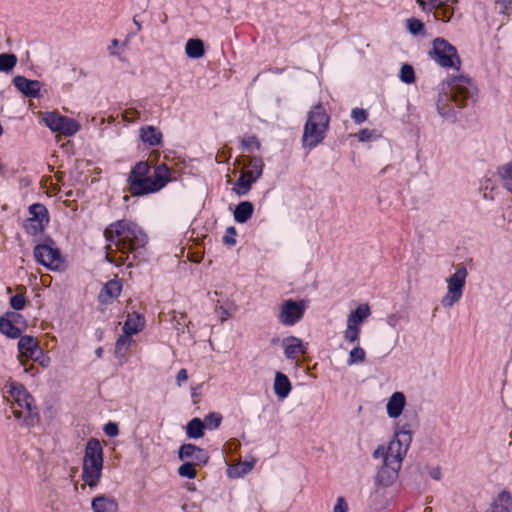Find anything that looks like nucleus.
Masks as SVG:
<instances>
[{
  "label": "nucleus",
  "instance_id": "3",
  "mask_svg": "<svg viewBox=\"0 0 512 512\" xmlns=\"http://www.w3.org/2000/svg\"><path fill=\"white\" fill-rule=\"evenodd\" d=\"M151 167L147 161H139L132 168L127 178L128 191L132 196H144L156 193L170 181V169L160 164L149 176Z\"/></svg>",
  "mask_w": 512,
  "mask_h": 512
},
{
  "label": "nucleus",
  "instance_id": "19",
  "mask_svg": "<svg viewBox=\"0 0 512 512\" xmlns=\"http://www.w3.org/2000/svg\"><path fill=\"white\" fill-rule=\"evenodd\" d=\"M284 341L288 343L284 350V354L287 359L295 360L299 355L306 353V347L300 338L289 336Z\"/></svg>",
  "mask_w": 512,
  "mask_h": 512
},
{
  "label": "nucleus",
  "instance_id": "44",
  "mask_svg": "<svg viewBox=\"0 0 512 512\" xmlns=\"http://www.w3.org/2000/svg\"><path fill=\"white\" fill-rule=\"evenodd\" d=\"M241 146L246 151H252L254 148L257 150L260 149L261 144H260L259 140L257 139V137L252 135V136L244 137L241 140Z\"/></svg>",
  "mask_w": 512,
  "mask_h": 512
},
{
  "label": "nucleus",
  "instance_id": "35",
  "mask_svg": "<svg viewBox=\"0 0 512 512\" xmlns=\"http://www.w3.org/2000/svg\"><path fill=\"white\" fill-rule=\"evenodd\" d=\"M455 2H449L447 5H443L439 8H436L432 12L434 13V17L436 20H441L443 22H448L452 19L454 15V9L451 4Z\"/></svg>",
  "mask_w": 512,
  "mask_h": 512
},
{
  "label": "nucleus",
  "instance_id": "6",
  "mask_svg": "<svg viewBox=\"0 0 512 512\" xmlns=\"http://www.w3.org/2000/svg\"><path fill=\"white\" fill-rule=\"evenodd\" d=\"M330 115L321 103L314 105L307 114L303 129L302 146L304 149L316 148L326 137Z\"/></svg>",
  "mask_w": 512,
  "mask_h": 512
},
{
  "label": "nucleus",
  "instance_id": "1",
  "mask_svg": "<svg viewBox=\"0 0 512 512\" xmlns=\"http://www.w3.org/2000/svg\"><path fill=\"white\" fill-rule=\"evenodd\" d=\"M476 94L477 87L470 78L463 75L448 77L440 83L437 111L442 118L454 123L458 116L451 102L458 108H464L475 102Z\"/></svg>",
  "mask_w": 512,
  "mask_h": 512
},
{
  "label": "nucleus",
  "instance_id": "4",
  "mask_svg": "<svg viewBox=\"0 0 512 512\" xmlns=\"http://www.w3.org/2000/svg\"><path fill=\"white\" fill-rule=\"evenodd\" d=\"M411 442L412 432L405 426L395 431V436L387 447L383 465L376 475L378 484L387 487L395 481Z\"/></svg>",
  "mask_w": 512,
  "mask_h": 512
},
{
  "label": "nucleus",
  "instance_id": "31",
  "mask_svg": "<svg viewBox=\"0 0 512 512\" xmlns=\"http://www.w3.org/2000/svg\"><path fill=\"white\" fill-rule=\"evenodd\" d=\"M497 174L502 182L503 187L512 192V163H506L500 166L497 170Z\"/></svg>",
  "mask_w": 512,
  "mask_h": 512
},
{
  "label": "nucleus",
  "instance_id": "53",
  "mask_svg": "<svg viewBox=\"0 0 512 512\" xmlns=\"http://www.w3.org/2000/svg\"><path fill=\"white\" fill-rule=\"evenodd\" d=\"M387 453V449H385L384 446H378V448L373 452L374 458H380L385 457V454Z\"/></svg>",
  "mask_w": 512,
  "mask_h": 512
},
{
  "label": "nucleus",
  "instance_id": "34",
  "mask_svg": "<svg viewBox=\"0 0 512 512\" xmlns=\"http://www.w3.org/2000/svg\"><path fill=\"white\" fill-rule=\"evenodd\" d=\"M419 8L425 13H431L436 8L447 5L449 2H457V0H415Z\"/></svg>",
  "mask_w": 512,
  "mask_h": 512
},
{
  "label": "nucleus",
  "instance_id": "55",
  "mask_svg": "<svg viewBox=\"0 0 512 512\" xmlns=\"http://www.w3.org/2000/svg\"><path fill=\"white\" fill-rule=\"evenodd\" d=\"M429 474L435 480H440L442 475L439 467L433 468Z\"/></svg>",
  "mask_w": 512,
  "mask_h": 512
},
{
  "label": "nucleus",
  "instance_id": "33",
  "mask_svg": "<svg viewBox=\"0 0 512 512\" xmlns=\"http://www.w3.org/2000/svg\"><path fill=\"white\" fill-rule=\"evenodd\" d=\"M252 185L253 182L240 173V176L234 183L232 191L238 196H244L249 193Z\"/></svg>",
  "mask_w": 512,
  "mask_h": 512
},
{
  "label": "nucleus",
  "instance_id": "16",
  "mask_svg": "<svg viewBox=\"0 0 512 512\" xmlns=\"http://www.w3.org/2000/svg\"><path fill=\"white\" fill-rule=\"evenodd\" d=\"M122 291V282L119 278L109 280L100 290L98 300L102 304H109L118 298Z\"/></svg>",
  "mask_w": 512,
  "mask_h": 512
},
{
  "label": "nucleus",
  "instance_id": "26",
  "mask_svg": "<svg viewBox=\"0 0 512 512\" xmlns=\"http://www.w3.org/2000/svg\"><path fill=\"white\" fill-rule=\"evenodd\" d=\"M30 217L28 220H32V222L40 223L44 226L49 223V213L48 209L41 203H34L29 207Z\"/></svg>",
  "mask_w": 512,
  "mask_h": 512
},
{
  "label": "nucleus",
  "instance_id": "52",
  "mask_svg": "<svg viewBox=\"0 0 512 512\" xmlns=\"http://www.w3.org/2000/svg\"><path fill=\"white\" fill-rule=\"evenodd\" d=\"M188 379V372L185 368H182L178 371L176 375V383L178 386H181L184 381Z\"/></svg>",
  "mask_w": 512,
  "mask_h": 512
},
{
  "label": "nucleus",
  "instance_id": "28",
  "mask_svg": "<svg viewBox=\"0 0 512 512\" xmlns=\"http://www.w3.org/2000/svg\"><path fill=\"white\" fill-rule=\"evenodd\" d=\"M185 53L189 58L199 59L205 54L204 42L198 38H191L186 42Z\"/></svg>",
  "mask_w": 512,
  "mask_h": 512
},
{
  "label": "nucleus",
  "instance_id": "41",
  "mask_svg": "<svg viewBox=\"0 0 512 512\" xmlns=\"http://www.w3.org/2000/svg\"><path fill=\"white\" fill-rule=\"evenodd\" d=\"M400 80L406 84H411L415 81L414 68L409 64H403L400 69Z\"/></svg>",
  "mask_w": 512,
  "mask_h": 512
},
{
  "label": "nucleus",
  "instance_id": "45",
  "mask_svg": "<svg viewBox=\"0 0 512 512\" xmlns=\"http://www.w3.org/2000/svg\"><path fill=\"white\" fill-rule=\"evenodd\" d=\"M24 228L28 234L37 235L44 230L45 226L27 219L24 224Z\"/></svg>",
  "mask_w": 512,
  "mask_h": 512
},
{
  "label": "nucleus",
  "instance_id": "32",
  "mask_svg": "<svg viewBox=\"0 0 512 512\" xmlns=\"http://www.w3.org/2000/svg\"><path fill=\"white\" fill-rule=\"evenodd\" d=\"M131 336L132 335H127L126 333L123 332V334L118 337L115 343L116 357L122 358L126 355L132 342Z\"/></svg>",
  "mask_w": 512,
  "mask_h": 512
},
{
  "label": "nucleus",
  "instance_id": "2",
  "mask_svg": "<svg viewBox=\"0 0 512 512\" xmlns=\"http://www.w3.org/2000/svg\"><path fill=\"white\" fill-rule=\"evenodd\" d=\"M104 237L108 243L114 244L121 253H132L133 258L138 261L144 259L141 250L148 243V237L135 222L127 219L112 222L105 228Z\"/></svg>",
  "mask_w": 512,
  "mask_h": 512
},
{
  "label": "nucleus",
  "instance_id": "54",
  "mask_svg": "<svg viewBox=\"0 0 512 512\" xmlns=\"http://www.w3.org/2000/svg\"><path fill=\"white\" fill-rule=\"evenodd\" d=\"M252 467H253V465H252V464H250V463H244V468H243V470H242V472H241V473H236L235 475H233V474H232V471H231V470H229V476H230V477H233V476H240V475H243V474H245V473L249 472V471L252 469Z\"/></svg>",
  "mask_w": 512,
  "mask_h": 512
},
{
  "label": "nucleus",
  "instance_id": "27",
  "mask_svg": "<svg viewBox=\"0 0 512 512\" xmlns=\"http://www.w3.org/2000/svg\"><path fill=\"white\" fill-rule=\"evenodd\" d=\"M253 212V204L250 201H242L234 210V219L238 223H246L252 217Z\"/></svg>",
  "mask_w": 512,
  "mask_h": 512
},
{
  "label": "nucleus",
  "instance_id": "13",
  "mask_svg": "<svg viewBox=\"0 0 512 512\" xmlns=\"http://www.w3.org/2000/svg\"><path fill=\"white\" fill-rule=\"evenodd\" d=\"M18 350L21 356L33 361L38 362L43 358V350L39 345L38 339L30 335H24L19 338Z\"/></svg>",
  "mask_w": 512,
  "mask_h": 512
},
{
  "label": "nucleus",
  "instance_id": "39",
  "mask_svg": "<svg viewBox=\"0 0 512 512\" xmlns=\"http://www.w3.org/2000/svg\"><path fill=\"white\" fill-rule=\"evenodd\" d=\"M365 357V350L360 346H356L350 351L347 363L348 365L363 363L365 361Z\"/></svg>",
  "mask_w": 512,
  "mask_h": 512
},
{
  "label": "nucleus",
  "instance_id": "47",
  "mask_svg": "<svg viewBox=\"0 0 512 512\" xmlns=\"http://www.w3.org/2000/svg\"><path fill=\"white\" fill-rule=\"evenodd\" d=\"M351 118L356 124H362L368 118V113L365 109L354 108L351 112Z\"/></svg>",
  "mask_w": 512,
  "mask_h": 512
},
{
  "label": "nucleus",
  "instance_id": "59",
  "mask_svg": "<svg viewBox=\"0 0 512 512\" xmlns=\"http://www.w3.org/2000/svg\"><path fill=\"white\" fill-rule=\"evenodd\" d=\"M128 111L125 112L124 114V119L127 120V121H130V118L128 117Z\"/></svg>",
  "mask_w": 512,
  "mask_h": 512
},
{
  "label": "nucleus",
  "instance_id": "56",
  "mask_svg": "<svg viewBox=\"0 0 512 512\" xmlns=\"http://www.w3.org/2000/svg\"><path fill=\"white\" fill-rule=\"evenodd\" d=\"M119 45V41L117 39H113L111 42V46L109 47V52L111 55H116V52L112 50V48H115Z\"/></svg>",
  "mask_w": 512,
  "mask_h": 512
},
{
  "label": "nucleus",
  "instance_id": "11",
  "mask_svg": "<svg viewBox=\"0 0 512 512\" xmlns=\"http://www.w3.org/2000/svg\"><path fill=\"white\" fill-rule=\"evenodd\" d=\"M467 274L465 266H459L455 273L447 279L448 291L441 301L444 307H452L461 299Z\"/></svg>",
  "mask_w": 512,
  "mask_h": 512
},
{
  "label": "nucleus",
  "instance_id": "43",
  "mask_svg": "<svg viewBox=\"0 0 512 512\" xmlns=\"http://www.w3.org/2000/svg\"><path fill=\"white\" fill-rule=\"evenodd\" d=\"M178 474L182 477H186L188 479H194L196 477V470L194 468V463L185 462L178 468Z\"/></svg>",
  "mask_w": 512,
  "mask_h": 512
},
{
  "label": "nucleus",
  "instance_id": "17",
  "mask_svg": "<svg viewBox=\"0 0 512 512\" xmlns=\"http://www.w3.org/2000/svg\"><path fill=\"white\" fill-rule=\"evenodd\" d=\"M11 318L4 316L0 317V332L11 339H17L21 337V329L16 326L17 319L21 318L20 314L11 313Z\"/></svg>",
  "mask_w": 512,
  "mask_h": 512
},
{
  "label": "nucleus",
  "instance_id": "20",
  "mask_svg": "<svg viewBox=\"0 0 512 512\" xmlns=\"http://www.w3.org/2000/svg\"><path fill=\"white\" fill-rule=\"evenodd\" d=\"M161 131L151 125L144 126L140 129V139L142 142L150 147L159 146L162 144Z\"/></svg>",
  "mask_w": 512,
  "mask_h": 512
},
{
  "label": "nucleus",
  "instance_id": "14",
  "mask_svg": "<svg viewBox=\"0 0 512 512\" xmlns=\"http://www.w3.org/2000/svg\"><path fill=\"white\" fill-rule=\"evenodd\" d=\"M178 457L180 460L193 459L196 464H206L209 460V455L204 449L191 443L180 446Z\"/></svg>",
  "mask_w": 512,
  "mask_h": 512
},
{
  "label": "nucleus",
  "instance_id": "48",
  "mask_svg": "<svg viewBox=\"0 0 512 512\" xmlns=\"http://www.w3.org/2000/svg\"><path fill=\"white\" fill-rule=\"evenodd\" d=\"M105 434L109 437H116L119 434L118 424L115 422H108L103 428Z\"/></svg>",
  "mask_w": 512,
  "mask_h": 512
},
{
  "label": "nucleus",
  "instance_id": "29",
  "mask_svg": "<svg viewBox=\"0 0 512 512\" xmlns=\"http://www.w3.org/2000/svg\"><path fill=\"white\" fill-rule=\"evenodd\" d=\"M370 313L368 304H361L349 314L347 323L360 327V324L369 317Z\"/></svg>",
  "mask_w": 512,
  "mask_h": 512
},
{
  "label": "nucleus",
  "instance_id": "50",
  "mask_svg": "<svg viewBox=\"0 0 512 512\" xmlns=\"http://www.w3.org/2000/svg\"><path fill=\"white\" fill-rule=\"evenodd\" d=\"M496 4L500 6L501 13L510 14L512 0H495Z\"/></svg>",
  "mask_w": 512,
  "mask_h": 512
},
{
  "label": "nucleus",
  "instance_id": "23",
  "mask_svg": "<svg viewBox=\"0 0 512 512\" xmlns=\"http://www.w3.org/2000/svg\"><path fill=\"white\" fill-rule=\"evenodd\" d=\"M144 326V317L137 312H132L127 315V319L123 326V332L127 335L137 334L144 328Z\"/></svg>",
  "mask_w": 512,
  "mask_h": 512
},
{
  "label": "nucleus",
  "instance_id": "15",
  "mask_svg": "<svg viewBox=\"0 0 512 512\" xmlns=\"http://www.w3.org/2000/svg\"><path fill=\"white\" fill-rule=\"evenodd\" d=\"M13 84L26 97L36 98L40 94L41 83L38 80H30L18 75L14 77Z\"/></svg>",
  "mask_w": 512,
  "mask_h": 512
},
{
  "label": "nucleus",
  "instance_id": "57",
  "mask_svg": "<svg viewBox=\"0 0 512 512\" xmlns=\"http://www.w3.org/2000/svg\"><path fill=\"white\" fill-rule=\"evenodd\" d=\"M133 22L136 25L137 31H140L142 29L141 23L136 19V17L133 18Z\"/></svg>",
  "mask_w": 512,
  "mask_h": 512
},
{
  "label": "nucleus",
  "instance_id": "21",
  "mask_svg": "<svg viewBox=\"0 0 512 512\" xmlns=\"http://www.w3.org/2000/svg\"><path fill=\"white\" fill-rule=\"evenodd\" d=\"M512 495L507 490L501 491L493 500L490 508L486 512H511Z\"/></svg>",
  "mask_w": 512,
  "mask_h": 512
},
{
  "label": "nucleus",
  "instance_id": "9",
  "mask_svg": "<svg viewBox=\"0 0 512 512\" xmlns=\"http://www.w3.org/2000/svg\"><path fill=\"white\" fill-rule=\"evenodd\" d=\"M35 260L53 271L65 269V261L60 250L54 246L52 239L48 238L44 243L35 246L33 251Z\"/></svg>",
  "mask_w": 512,
  "mask_h": 512
},
{
  "label": "nucleus",
  "instance_id": "58",
  "mask_svg": "<svg viewBox=\"0 0 512 512\" xmlns=\"http://www.w3.org/2000/svg\"><path fill=\"white\" fill-rule=\"evenodd\" d=\"M102 353H103V349H102L101 347H99V348H97V349H96V355H97L98 357H101V356H102Z\"/></svg>",
  "mask_w": 512,
  "mask_h": 512
},
{
  "label": "nucleus",
  "instance_id": "10",
  "mask_svg": "<svg viewBox=\"0 0 512 512\" xmlns=\"http://www.w3.org/2000/svg\"><path fill=\"white\" fill-rule=\"evenodd\" d=\"M308 308V301L304 299H287L280 306L278 320L286 326L291 327L302 320Z\"/></svg>",
  "mask_w": 512,
  "mask_h": 512
},
{
  "label": "nucleus",
  "instance_id": "36",
  "mask_svg": "<svg viewBox=\"0 0 512 512\" xmlns=\"http://www.w3.org/2000/svg\"><path fill=\"white\" fill-rule=\"evenodd\" d=\"M406 27L408 31L414 36H425V26L424 23L415 17L409 18L406 20Z\"/></svg>",
  "mask_w": 512,
  "mask_h": 512
},
{
  "label": "nucleus",
  "instance_id": "42",
  "mask_svg": "<svg viewBox=\"0 0 512 512\" xmlns=\"http://www.w3.org/2000/svg\"><path fill=\"white\" fill-rule=\"evenodd\" d=\"M360 332V327L347 323V327L344 332V338L349 343H355L359 340Z\"/></svg>",
  "mask_w": 512,
  "mask_h": 512
},
{
  "label": "nucleus",
  "instance_id": "37",
  "mask_svg": "<svg viewBox=\"0 0 512 512\" xmlns=\"http://www.w3.org/2000/svg\"><path fill=\"white\" fill-rule=\"evenodd\" d=\"M16 63L17 57L14 54H0V71L9 72L16 66Z\"/></svg>",
  "mask_w": 512,
  "mask_h": 512
},
{
  "label": "nucleus",
  "instance_id": "40",
  "mask_svg": "<svg viewBox=\"0 0 512 512\" xmlns=\"http://www.w3.org/2000/svg\"><path fill=\"white\" fill-rule=\"evenodd\" d=\"M19 290H21L19 293L10 298V306L17 311L22 310L26 304V298L24 296L26 288L21 286L19 287Z\"/></svg>",
  "mask_w": 512,
  "mask_h": 512
},
{
  "label": "nucleus",
  "instance_id": "8",
  "mask_svg": "<svg viewBox=\"0 0 512 512\" xmlns=\"http://www.w3.org/2000/svg\"><path fill=\"white\" fill-rule=\"evenodd\" d=\"M429 56L443 68H455L456 70H460L461 59L457 53V49L444 38L437 37L433 40Z\"/></svg>",
  "mask_w": 512,
  "mask_h": 512
},
{
  "label": "nucleus",
  "instance_id": "49",
  "mask_svg": "<svg viewBox=\"0 0 512 512\" xmlns=\"http://www.w3.org/2000/svg\"><path fill=\"white\" fill-rule=\"evenodd\" d=\"M357 138L359 141L361 142H367L369 141L372 136H373V130H369L367 128L365 129H361L358 133H357Z\"/></svg>",
  "mask_w": 512,
  "mask_h": 512
},
{
  "label": "nucleus",
  "instance_id": "30",
  "mask_svg": "<svg viewBox=\"0 0 512 512\" xmlns=\"http://www.w3.org/2000/svg\"><path fill=\"white\" fill-rule=\"evenodd\" d=\"M205 424L200 418L191 419L186 426V434L189 438L198 439L204 435Z\"/></svg>",
  "mask_w": 512,
  "mask_h": 512
},
{
  "label": "nucleus",
  "instance_id": "7",
  "mask_svg": "<svg viewBox=\"0 0 512 512\" xmlns=\"http://www.w3.org/2000/svg\"><path fill=\"white\" fill-rule=\"evenodd\" d=\"M103 449L98 439L88 440L83 460L82 479L90 487L96 486L102 475Z\"/></svg>",
  "mask_w": 512,
  "mask_h": 512
},
{
  "label": "nucleus",
  "instance_id": "5",
  "mask_svg": "<svg viewBox=\"0 0 512 512\" xmlns=\"http://www.w3.org/2000/svg\"><path fill=\"white\" fill-rule=\"evenodd\" d=\"M10 397L14 400L11 405L13 416L21 420V425L32 428L40 423L41 417L35 404L34 397L26 390L24 385L12 383L9 390Z\"/></svg>",
  "mask_w": 512,
  "mask_h": 512
},
{
  "label": "nucleus",
  "instance_id": "12",
  "mask_svg": "<svg viewBox=\"0 0 512 512\" xmlns=\"http://www.w3.org/2000/svg\"><path fill=\"white\" fill-rule=\"evenodd\" d=\"M46 126L64 136H73L80 130V124L72 118L56 112H48L43 118Z\"/></svg>",
  "mask_w": 512,
  "mask_h": 512
},
{
  "label": "nucleus",
  "instance_id": "38",
  "mask_svg": "<svg viewBox=\"0 0 512 512\" xmlns=\"http://www.w3.org/2000/svg\"><path fill=\"white\" fill-rule=\"evenodd\" d=\"M222 415L218 412H211L204 417L202 423L205 424V428L214 430L217 429L222 422Z\"/></svg>",
  "mask_w": 512,
  "mask_h": 512
},
{
  "label": "nucleus",
  "instance_id": "25",
  "mask_svg": "<svg viewBox=\"0 0 512 512\" xmlns=\"http://www.w3.org/2000/svg\"><path fill=\"white\" fill-rule=\"evenodd\" d=\"M248 166L249 169L242 171L241 174L255 183L263 174L264 162L260 157H252Z\"/></svg>",
  "mask_w": 512,
  "mask_h": 512
},
{
  "label": "nucleus",
  "instance_id": "46",
  "mask_svg": "<svg viewBox=\"0 0 512 512\" xmlns=\"http://www.w3.org/2000/svg\"><path fill=\"white\" fill-rule=\"evenodd\" d=\"M236 235L237 231L234 226L227 227L223 236V243L228 246H234L236 244Z\"/></svg>",
  "mask_w": 512,
  "mask_h": 512
},
{
  "label": "nucleus",
  "instance_id": "18",
  "mask_svg": "<svg viewBox=\"0 0 512 512\" xmlns=\"http://www.w3.org/2000/svg\"><path fill=\"white\" fill-rule=\"evenodd\" d=\"M91 508L93 512H118L119 505L115 498L99 495L93 498Z\"/></svg>",
  "mask_w": 512,
  "mask_h": 512
},
{
  "label": "nucleus",
  "instance_id": "51",
  "mask_svg": "<svg viewBox=\"0 0 512 512\" xmlns=\"http://www.w3.org/2000/svg\"><path fill=\"white\" fill-rule=\"evenodd\" d=\"M334 512H348V505L343 498H338L334 506Z\"/></svg>",
  "mask_w": 512,
  "mask_h": 512
},
{
  "label": "nucleus",
  "instance_id": "24",
  "mask_svg": "<svg viewBox=\"0 0 512 512\" xmlns=\"http://www.w3.org/2000/svg\"><path fill=\"white\" fill-rule=\"evenodd\" d=\"M292 389L289 378L282 372H276L274 379V393L280 399L286 398Z\"/></svg>",
  "mask_w": 512,
  "mask_h": 512
},
{
  "label": "nucleus",
  "instance_id": "22",
  "mask_svg": "<svg viewBox=\"0 0 512 512\" xmlns=\"http://www.w3.org/2000/svg\"><path fill=\"white\" fill-rule=\"evenodd\" d=\"M406 398L402 392H394L387 403V414L390 418H397L401 415Z\"/></svg>",
  "mask_w": 512,
  "mask_h": 512
}]
</instances>
